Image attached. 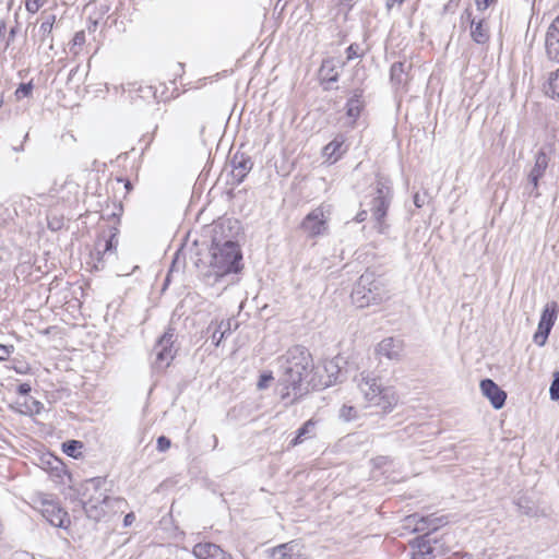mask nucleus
<instances>
[{
	"label": "nucleus",
	"instance_id": "nucleus-48",
	"mask_svg": "<svg viewBox=\"0 0 559 559\" xmlns=\"http://www.w3.org/2000/svg\"><path fill=\"white\" fill-rule=\"evenodd\" d=\"M519 506V510L523 513V514H526V515H532L533 512H532V509L528 508V507H524L521 504V502L518 503Z\"/></svg>",
	"mask_w": 559,
	"mask_h": 559
},
{
	"label": "nucleus",
	"instance_id": "nucleus-24",
	"mask_svg": "<svg viewBox=\"0 0 559 559\" xmlns=\"http://www.w3.org/2000/svg\"><path fill=\"white\" fill-rule=\"evenodd\" d=\"M114 90L116 93H118L119 91H121L122 93L128 92L131 95V102L134 100V96L132 94H135V96L141 98H150L154 95L152 86H142L138 83L115 85Z\"/></svg>",
	"mask_w": 559,
	"mask_h": 559
},
{
	"label": "nucleus",
	"instance_id": "nucleus-41",
	"mask_svg": "<svg viewBox=\"0 0 559 559\" xmlns=\"http://www.w3.org/2000/svg\"><path fill=\"white\" fill-rule=\"evenodd\" d=\"M85 43V33L83 31L76 32L73 36L72 44L73 46H82Z\"/></svg>",
	"mask_w": 559,
	"mask_h": 559
},
{
	"label": "nucleus",
	"instance_id": "nucleus-3",
	"mask_svg": "<svg viewBox=\"0 0 559 559\" xmlns=\"http://www.w3.org/2000/svg\"><path fill=\"white\" fill-rule=\"evenodd\" d=\"M352 302L358 308L379 305L390 298V290L384 281L373 273L365 272L355 284L352 295Z\"/></svg>",
	"mask_w": 559,
	"mask_h": 559
},
{
	"label": "nucleus",
	"instance_id": "nucleus-11",
	"mask_svg": "<svg viewBox=\"0 0 559 559\" xmlns=\"http://www.w3.org/2000/svg\"><path fill=\"white\" fill-rule=\"evenodd\" d=\"M39 511L52 526L66 528L70 524L67 511L52 500L43 499Z\"/></svg>",
	"mask_w": 559,
	"mask_h": 559
},
{
	"label": "nucleus",
	"instance_id": "nucleus-35",
	"mask_svg": "<svg viewBox=\"0 0 559 559\" xmlns=\"http://www.w3.org/2000/svg\"><path fill=\"white\" fill-rule=\"evenodd\" d=\"M33 85L32 83H22L15 91V95L17 98L20 97H28L32 94Z\"/></svg>",
	"mask_w": 559,
	"mask_h": 559
},
{
	"label": "nucleus",
	"instance_id": "nucleus-40",
	"mask_svg": "<svg viewBox=\"0 0 559 559\" xmlns=\"http://www.w3.org/2000/svg\"><path fill=\"white\" fill-rule=\"evenodd\" d=\"M13 352V346H7L0 343V361L7 360Z\"/></svg>",
	"mask_w": 559,
	"mask_h": 559
},
{
	"label": "nucleus",
	"instance_id": "nucleus-39",
	"mask_svg": "<svg viewBox=\"0 0 559 559\" xmlns=\"http://www.w3.org/2000/svg\"><path fill=\"white\" fill-rule=\"evenodd\" d=\"M170 445H171V442L167 437H165V436L158 437V439H157V450L158 451L165 452L170 448Z\"/></svg>",
	"mask_w": 559,
	"mask_h": 559
},
{
	"label": "nucleus",
	"instance_id": "nucleus-20",
	"mask_svg": "<svg viewBox=\"0 0 559 559\" xmlns=\"http://www.w3.org/2000/svg\"><path fill=\"white\" fill-rule=\"evenodd\" d=\"M343 64V62L333 58L323 60L319 70L322 81L326 83L337 82L340 76L338 69L342 68Z\"/></svg>",
	"mask_w": 559,
	"mask_h": 559
},
{
	"label": "nucleus",
	"instance_id": "nucleus-2",
	"mask_svg": "<svg viewBox=\"0 0 559 559\" xmlns=\"http://www.w3.org/2000/svg\"><path fill=\"white\" fill-rule=\"evenodd\" d=\"M237 223V221L233 222L231 219H226L219 223L214 229L210 266L211 273L215 276V281L227 274L238 273L242 267V254L238 243L231 239L223 240L221 237L226 228L230 230L233 224Z\"/></svg>",
	"mask_w": 559,
	"mask_h": 559
},
{
	"label": "nucleus",
	"instance_id": "nucleus-49",
	"mask_svg": "<svg viewBox=\"0 0 559 559\" xmlns=\"http://www.w3.org/2000/svg\"><path fill=\"white\" fill-rule=\"evenodd\" d=\"M414 204L417 207H421L424 205V199L418 193L414 195Z\"/></svg>",
	"mask_w": 559,
	"mask_h": 559
},
{
	"label": "nucleus",
	"instance_id": "nucleus-50",
	"mask_svg": "<svg viewBox=\"0 0 559 559\" xmlns=\"http://www.w3.org/2000/svg\"><path fill=\"white\" fill-rule=\"evenodd\" d=\"M5 28L7 27L4 21H0V38L4 35Z\"/></svg>",
	"mask_w": 559,
	"mask_h": 559
},
{
	"label": "nucleus",
	"instance_id": "nucleus-33",
	"mask_svg": "<svg viewBox=\"0 0 559 559\" xmlns=\"http://www.w3.org/2000/svg\"><path fill=\"white\" fill-rule=\"evenodd\" d=\"M48 0H25V8L28 13L35 14Z\"/></svg>",
	"mask_w": 559,
	"mask_h": 559
},
{
	"label": "nucleus",
	"instance_id": "nucleus-46",
	"mask_svg": "<svg viewBox=\"0 0 559 559\" xmlns=\"http://www.w3.org/2000/svg\"><path fill=\"white\" fill-rule=\"evenodd\" d=\"M134 520H135V515L132 512L128 513L123 520L124 526H130L134 522Z\"/></svg>",
	"mask_w": 559,
	"mask_h": 559
},
{
	"label": "nucleus",
	"instance_id": "nucleus-15",
	"mask_svg": "<svg viewBox=\"0 0 559 559\" xmlns=\"http://www.w3.org/2000/svg\"><path fill=\"white\" fill-rule=\"evenodd\" d=\"M545 47L548 58L559 62V15L552 21L548 28Z\"/></svg>",
	"mask_w": 559,
	"mask_h": 559
},
{
	"label": "nucleus",
	"instance_id": "nucleus-22",
	"mask_svg": "<svg viewBox=\"0 0 559 559\" xmlns=\"http://www.w3.org/2000/svg\"><path fill=\"white\" fill-rule=\"evenodd\" d=\"M43 22L38 29V37L41 44L48 43L49 49L53 48L52 28L56 22L55 14H41Z\"/></svg>",
	"mask_w": 559,
	"mask_h": 559
},
{
	"label": "nucleus",
	"instance_id": "nucleus-10",
	"mask_svg": "<svg viewBox=\"0 0 559 559\" xmlns=\"http://www.w3.org/2000/svg\"><path fill=\"white\" fill-rule=\"evenodd\" d=\"M558 306L556 302H550L543 309L537 331L534 334V342L538 346H544L547 342L548 335L557 320Z\"/></svg>",
	"mask_w": 559,
	"mask_h": 559
},
{
	"label": "nucleus",
	"instance_id": "nucleus-43",
	"mask_svg": "<svg viewBox=\"0 0 559 559\" xmlns=\"http://www.w3.org/2000/svg\"><path fill=\"white\" fill-rule=\"evenodd\" d=\"M217 325H222L221 332H225V336L231 332V321H221Z\"/></svg>",
	"mask_w": 559,
	"mask_h": 559
},
{
	"label": "nucleus",
	"instance_id": "nucleus-18",
	"mask_svg": "<svg viewBox=\"0 0 559 559\" xmlns=\"http://www.w3.org/2000/svg\"><path fill=\"white\" fill-rule=\"evenodd\" d=\"M253 162L250 157L243 154H235L231 159V174L235 180L240 183L252 169Z\"/></svg>",
	"mask_w": 559,
	"mask_h": 559
},
{
	"label": "nucleus",
	"instance_id": "nucleus-27",
	"mask_svg": "<svg viewBox=\"0 0 559 559\" xmlns=\"http://www.w3.org/2000/svg\"><path fill=\"white\" fill-rule=\"evenodd\" d=\"M390 78L394 86L404 85L406 82L405 64L403 62H394L391 66Z\"/></svg>",
	"mask_w": 559,
	"mask_h": 559
},
{
	"label": "nucleus",
	"instance_id": "nucleus-23",
	"mask_svg": "<svg viewBox=\"0 0 559 559\" xmlns=\"http://www.w3.org/2000/svg\"><path fill=\"white\" fill-rule=\"evenodd\" d=\"M412 548L413 552L411 559H432L435 557V548L426 536L416 538Z\"/></svg>",
	"mask_w": 559,
	"mask_h": 559
},
{
	"label": "nucleus",
	"instance_id": "nucleus-30",
	"mask_svg": "<svg viewBox=\"0 0 559 559\" xmlns=\"http://www.w3.org/2000/svg\"><path fill=\"white\" fill-rule=\"evenodd\" d=\"M324 369L326 372H329V376H328V380L325 382H323V384L325 386L332 385L338 379L340 368L333 361H329L325 364Z\"/></svg>",
	"mask_w": 559,
	"mask_h": 559
},
{
	"label": "nucleus",
	"instance_id": "nucleus-5",
	"mask_svg": "<svg viewBox=\"0 0 559 559\" xmlns=\"http://www.w3.org/2000/svg\"><path fill=\"white\" fill-rule=\"evenodd\" d=\"M105 479L100 477L87 479L84 484L83 496L85 499L82 501L83 509L87 518L99 521L106 513V506L110 498L103 488Z\"/></svg>",
	"mask_w": 559,
	"mask_h": 559
},
{
	"label": "nucleus",
	"instance_id": "nucleus-29",
	"mask_svg": "<svg viewBox=\"0 0 559 559\" xmlns=\"http://www.w3.org/2000/svg\"><path fill=\"white\" fill-rule=\"evenodd\" d=\"M83 448V443L76 440H69L62 444L63 452L74 459L81 455L80 450Z\"/></svg>",
	"mask_w": 559,
	"mask_h": 559
},
{
	"label": "nucleus",
	"instance_id": "nucleus-6",
	"mask_svg": "<svg viewBox=\"0 0 559 559\" xmlns=\"http://www.w3.org/2000/svg\"><path fill=\"white\" fill-rule=\"evenodd\" d=\"M392 190L386 181L379 179L376 186V193L370 203V212L374 221V228L380 234H384L388 229L385 216L391 204Z\"/></svg>",
	"mask_w": 559,
	"mask_h": 559
},
{
	"label": "nucleus",
	"instance_id": "nucleus-14",
	"mask_svg": "<svg viewBox=\"0 0 559 559\" xmlns=\"http://www.w3.org/2000/svg\"><path fill=\"white\" fill-rule=\"evenodd\" d=\"M192 554L198 559H234L233 556L213 543L194 545Z\"/></svg>",
	"mask_w": 559,
	"mask_h": 559
},
{
	"label": "nucleus",
	"instance_id": "nucleus-1",
	"mask_svg": "<svg viewBox=\"0 0 559 559\" xmlns=\"http://www.w3.org/2000/svg\"><path fill=\"white\" fill-rule=\"evenodd\" d=\"M280 368L278 386L281 399H289L290 391L294 397L286 405H292L299 400L306 388L304 383L308 382V377L313 370V361L309 350L304 346H294L284 355L277 358Z\"/></svg>",
	"mask_w": 559,
	"mask_h": 559
},
{
	"label": "nucleus",
	"instance_id": "nucleus-26",
	"mask_svg": "<svg viewBox=\"0 0 559 559\" xmlns=\"http://www.w3.org/2000/svg\"><path fill=\"white\" fill-rule=\"evenodd\" d=\"M471 36L477 44H485L489 39V31L483 20L471 22Z\"/></svg>",
	"mask_w": 559,
	"mask_h": 559
},
{
	"label": "nucleus",
	"instance_id": "nucleus-7",
	"mask_svg": "<svg viewBox=\"0 0 559 559\" xmlns=\"http://www.w3.org/2000/svg\"><path fill=\"white\" fill-rule=\"evenodd\" d=\"M175 342V333L173 329H168L157 341L153 348L155 355L154 366L156 369H164L169 366L175 357L173 348Z\"/></svg>",
	"mask_w": 559,
	"mask_h": 559
},
{
	"label": "nucleus",
	"instance_id": "nucleus-21",
	"mask_svg": "<svg viewBox=\"0 0 559 559\" xmlns=\"http://www.w3.org/2000/svg\"><path fill=\"white\" fill-rule=\"evenodd\" d=\"M344 143V136L337 135L323 147V156L328 162L335 163L341 158V156L346 152Z\"/></svg>",
	"mask_w": 559,
	"mask_h": 559
},
{
	"label": "nucleus",
	"instance_id": "nucleus-9",
	"mask_svg": "<svg viewBox=\"0 0 559 559\" xmlns=\"http://www.w3.org/2000/svg\"><path fill=\"white\" fill-rule=\"evenodd\" d=\"M449 520L445 515H438L431 513L428 515H419L417 513L408 515L405 519L407 527L413 526L414 532H426V534L432 533L438 528L448 524Z\"/></svg>",
	"mask_w": 559,
	"mask_h": 559
},
{
	"label": "nucleus",
	"instance_id": "nucleus-51",
	"mask_svg": "<svg viewBox=\"0 0 559 559\" xmlns=\"http://www.w3.org/2000/svg\"><path fill=\"white\" fill-rule=\"evenodd\" d=\"M385 461H386V457L380 456V457L377 459V464H379V465L383 464Z\"/></svg>",
	"mask_w": 559,
	"mask_h": 559
},
{
	"label": "nucleus",
	"instance_id": "nucleus-4",
	"mask_svg": "<svg viewBox=\"0 0 559 559\" xmlns=\"http://www.w3.org/2000/svg\"><path fill=\"white\" fill-rule=\"evenodd\" d=\"M356 381L365 400L371 406H377L384 413L391 412L396 406L399 402L396 392L391 386H383L378 378L361 372Z\"/></svg>",
	"mask_w": 559,
	"mask_h": 559
},
{
	"label": "nucleus",
	"instance_id": "nucleus-47",
	"mask_svg": "<svg viewBox=\"0 0 559 559\" xmlns=\"http://www.w3.org/2000/svg\"><path fill=\"white\" fill-rule=\"evenodd\" d=\"M404 0H386L385 7L390 11L395 4H402Z\"/></svg>",
	"mask_w": 559,
	"mask_h": 559
},
{
	"label": "nucleus",
	"instance_id": "nucleus-31",
	"mask_svg": "<svg viewBox=\"0 0 559 559\" xmlns=\"http://www.w3.org/2000/svg\"><path fill=\"white\" fill-rule=\"evenodd\" d=\"M338 416L344 421H352L358 418V411L352 405H343L340 409Z\"/></svg>",
	"mask_w": 559,
	"mask_h": 559
},
{
	"label": "nucleus",
	"instance_id": "nucleus-16",
	"mask_svg": "<svg viewBox=\"0 0 559 559\" xmlns=\"http://www.w3.org/2000/svg\"><path fill=\"white\" fill-rule=\"evenodd\" d=\"M549 160L550 158L544 150H540L536 153L534 166L528 174V181L533 185L535 190H537L538 181L544 177L548 168Z\"/></svg>",
	"mask_w": 559,
	"mask_h": 559
},
{
	"label": "nucleus",
	"instance_id": "nucleus-12",
	"mask_svg": "<svg viewBox=\"0 0 559 559\" xmlns=\"http://www.w3.org/2000/svg\"><path fill=\"white\" fill-rule=\"evenodd\" d=\"M404 342L401 338L385 337L376 348V353L380 357H385L390 360H401L404 354Z\"/></svg>",
	"mask_w": 559,
	"mask_h": 559
},
{
	"label": "nucleus",
	"instance_id": "nucleus-45",
	"mask_svg": "<svg viewBox=\"0 0 559 559\" xmlns=\"http://www.w3.org/2000/svg\"><path fill=\"white\" fill-rule=\"evenodd\" d=\"M367 215H368V212L366 210H362V211L357 213V215L355 217V221L357 223H361V222L366 221Z\"/></svg>",
	"mask_w": 559,
	"mask_h": 559
},
{
	"label": "nucleus",
	"instance_id": "nucleus-34",
	"mask_svg": "<svg viewBox=\"0 0 559 559\" xmlns=\"http://www.w3.org/2000/svg\"><path fill=\"white\" fill-rule=\"evenodd\" d=\"M549 91L554 97L559 98V69L549 80Z\"/></svg>",
	"mask_w": 559,
	"mask_h": 559
},
{
	"label": "nucleus",
	"instance_id": "nucleus-19",
	"mask_svg": "<svg viewBox=\"0 0 559 559\" xmlns=\"http://www.w3.org/2000/svg\"><path fill=\"white\" fill-rule=\"evenodd\" d=\"M118 245L117 229L114 228L108 237L99 238L96 242V253L98 262L104 261L106 257L115 253Z\"/></svg>",
	"mask_w": 559,
	"mask_h": 559
},
{
	"label": "nucleus",
	"instance_id": "nucleus-38",
	"mask_svg": "<svg viewBox=\"0 0 559 559\" xmlns=\"http://www.w3.org/2000/svg\"><path fill=\"white\" fill-rule=\"evenodd\" d=\"M359 50H360L359 45H357V44L349 45L346 49L347 60L349 61V60L360 57Z\"/></svg>",
	"mask_w": 559,
	"mask_h": 559
},
{
	"label": "nucleus",
	"instance_id": "nucleus-13",
	"mask_svg": "<svg viewBox=\"0 0 559 559\" xmlns=\"http://www.w3.org/2000/svg\"><path fill=\"white\" fill-rule=\"evenodd\" d=\"M480 391L486 396L495 409H500L504 406L507 393L501 390L491 379H484L480 381Z\"/></svg>",
	"mask_w": 559,
	"mask_h": 559
},
{
	"label": "nucleus",
	"instance_id": "nucleus-44",
	"mask_svg": "<svg viewBox=\"0 0 559 559\" xmlns=\"http://www.w3.org/2000/svg\"><path fill=\"white\" fill-rule=\"evenodd\" d=\"M31 392V385L28 383H21L17 386V393L21 395H27Z\"/></svg>",
	"mask_w": 559,
	"mask_h": 559
},
{
	"label": "nucleus",
	"instance_id": "nucleus-37",
	"mask_svg": "<svg viewBox=\"0 0 559 559\" xmlns=\"http://www.w3.org/2000/svg\"><path fill=\"white\" fill-rule=\"evenodd\" d=\"M272 372L263 373L260 376V379L258 381V389L264 390L269 386L270 382L273 380Z\"/></svg>",
	"mask_w": 559,
	"mask_h": 559
},
{
	"label": "nucleus",
	"instance_id": "nucleus-52",
	"mask_svg": "<svg viewBox=\"0 0 559 559\" xmlns=\"http://www.w3.org/2000/svg\"><path fill=\"white\" fill-rule=\"evenodd\" d=\"M14 36H15V28H12V29L10 31V37H9V40H12V39L14 38Z\"/></svg>",
	"mask_w": 559,
	"mask_h": 559
},
{
	"label": "nucleus",
	"instance_id": "nucleus-25",
	"mask_svg": "<svg viewBox=\"0 0 559 559\" xmlns=\"http://www.w3.org/2000/svg\"><path fill=\"white\" fill-rule=\"evenodd\" d=\"M317 421L314 419L307 420L296 433V437L290 441L292 447L301 444L305 440L311 439L316 436Z\"/></svg>",
	"mask_w": 559,
	"mask_h": 559
},
{
	"label": "nucleus",
	"instance_id": "nucleus-36",
	"mask_svg": "<svg viewBox=\"0 0 559 559\" xmlns=\"http://www.w3.org/2000/svg\"><path fill=\"white\" fill-rule=\"evenodd\" d=\"M550 399L552 401L559 400V373H557L549 389Z\"/></svg>",
	"mask_w": 559,
	"mask_h": 559
},
{
	"label": "nucleus",
	"instance_id": "nucleus-8",
	"mask_svg": "<svg viewBox=\"0 0 559 559\" xmlns=\"http://www.w3.org/2000/svg\"><path fill=\"white\" fill-rule=\"evenodd\" d=\"M329 212L324 206L312 210L301 222V229L311 238L326 234Z\"/></svg>",
	"mask_w": 559,
	"mask_h": 559
},
{
	"label": "nucleus",
	"instance_id": "nucleus-28",
	"mask_svg": "<svg viewBox=\"0 0 559 559\" xmlns=\"http://www.w3.org/2000/svg\"><path fill=\"white\" fill-rule=\"evenodd\" d=\"M359 94H355L353 97H350L346 104V115L355 120L362 109V102L360 99Z\"/></svg>",
	"mask_w": 559,
	"mask_h": 559
},
{
	"label": "nucleus",
	"instance_id": "nucleus-17",
	"mask_svg": "<svg viewBox=\"0 0 559 559\" xmlns=\"http://www.w3.org/2000/svg\"><path fill=\"white\" fill-rule=\"evenodd\" d=\"M301 548L299 543L292 540L274 547L271 556L273 559H302Z\"/></svg>",
	"mask_w": 559,
	"mask_h": 559
},
{
	"label": "nucleus",
	"instance_id": "nucleus-54",
	"mask_svg": "<svg viewBox=\"0 0 559 559\" xmlns=\"http://www.w3.org/2000/svg\"><path fill=\"white\" fill-rule=\"evenodd\" d=\"M126 188H127L128 190H129V189H131V183H130L129 181H127V183H126Z\"/></svg>",
	"mask_w": 559,
	"mask_h": 559
},
{
	"label": "nucleus",
	"instance_id": "nucleus-42",
	"mask_svg": "<svg viewBox=\"0 0 559 559\" xmlns=\"http://www.w3.org/2000/svg\"><path fill=\"white\" fill-rule=\"evenodd\" d=\"M497 0H476V7L478 10H486L491 4H493Z\"/></svg>",
	"mask_w": 559,
	"mask_h": 559
},
{
	"label": "nucleus",
	"instance_id": "nucleus-53",
	"mask_svg": "<svg viewBox=\"0 0 559 559\" xmlns=\"http://www.w3.org/2000/svg\"><path fill=\"white\" fill-rule=\"evenodd\" d=\"M2 105H3V94L0 93V108L2 107Z\"/></svg>",
	"mask_w": 559,
	"mask_h": 559
},
{
	"label": "nucleus",
	"instance_id": "nucleus-32",
	"mask_svg": "<svg viewBox=\"0 0 559 559\" xmlns=\"http://www.w3.org/2000/svg\"><path fill=\"white\" fill-rule=\"evenodd\" d=\"M222 325H215L213 322L209 325L207 331H212L211 340L215 346H218L223 338H225V332H221Z\"/></svg>",
	"mask_w": 559,
	"mask_h": 559
}]
</instances>
